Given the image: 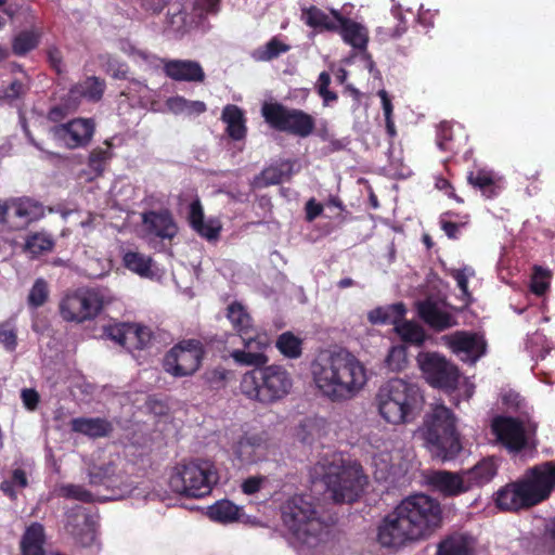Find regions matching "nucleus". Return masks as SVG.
<instances>
[{
	"instance_id": "obj_1",
	"label": "nucleus",
	"mask_w": 555,
	"mask_h": 555,
	"mask_svg": "<svg viewBox=\"0 0 555 555\" xmlns=\"http://www.w3.org/2000/svg\"><path fill=\"white\" fill-rule=\"evenodd\" d=\"M230 358L241 366H254L240 383L241 392L264 406L283 401L293 390L292 373L282 364H268L264 350H232Z\"/></svg>"
},
{
	"instance_id": "obj_2",
	"label": "nucleus",
	"mask_w": 555,
	"mask_h": 555,
	"mask_svg": "<svg viewBox=\"0 0 555 555\" xmlns=\"http://www.w3.org/2000/svg\"><path fill=\"white\" fill-rule=\"evenodd\" d=\"M317 388L332 401L352 398L366 383L364 365L347 349L320 353L311 363Z\"/></svg>"
},
{
	"instance_id": "obj_3",
	"label": "nucleus",
	"mask_w": 555,
	"mask_h": 555,
	"mask_svg": "<svg viewBox=\"0 0 555 555\" xmlns=\"http://www.w3.org/2000/svg\"><path fill=\"white\" fill-rule=\"evenodd\" d=\"M281 519L288 542L298 551L315 548L328 532L314 504L304 495H294L281 505Z\"/></svg>"
},
{
	"instance_id": "obj_4",
	"label": "nucleus",
	"mask_w": 555,
	"mask_h": 555,
	"mask_svg": "<svg viewBox=\"0 0 555 555\" xmlns=\"http://www.w3.org/2000/svg\"><path fill=\"white\" fill-rule=\"evenodd\" d=\"M341 454L326 453L315 465L314 472L321 477L336 503L350 504L364 491L367 477L359 463L345 461Z\"/></svg>"
},
{
	"instance_id": "obj_5",
	"label": "nucleus",
	"mask_w": 555,
	"mask_h": 555,
	"mask_svg": "<svg viewBox=\"0 0 555 555\" xmlns=\"http://www.w3.org/2000/svg\"><path fill=\"white\" fill-rule=\"evenodd\" d=\"M380 416L391 424L411 422L422 409L421 389L404 379L391 378L382 385L376 395Z\"/></svg>"
},
{
	"instance_id": "obj_6",
	"label": "nucleus",
	"mask_w": 555,
	"mask_h": 555,
	"mask_svg": "<svg viewBox=\"0 0 555 555\" xmlns=\"http://www.w3.org/2000/svg\"><path fill=\"white\" fill-rule=\"evenodd\" d=\"M82 461L89 483L93 487H103L109 492L103 496L105 501L124 499L135 489L137 481L124 476L121 461L116 463L103 453H86Z\"/></svg>"
},
{
	"instance_id": "obj_7",
	"label": "nucleus",
	"mask_w": 555,
	"mask_h": 555,
	"mask_svg": "<svg viewBox=\"0 0 555 555\" xmlns=\"http://www.w3.org/2000/svg\"><path fill=\"white\" fill-rule=\"evenodd\" d=\"M218 481L219 474L215 463L204 459L178 463L169 476L172 492L192 499L210 494Z\"/></svg>"
},
{
	"instance_id": "obj_8",
	"label": "nucleus",
	"mask_w": 555,
	"mask_h": 555,
	"mask_svg": "<svg viewBox=\"0 0 555 555\" xmlns=\"http://www.w3.org/2000/svg\"><path fill=\"white\" fill-rule=\"evenodd\" d=\"M455 421L452 410L442 404L437 405L416 430L415 437L424 440L426 448H436L437 451H462Z\"/></svg>"
},
{
	"instance_id": "obj_9",
	"label": "nucleus",
	"mask_w": 555,
	"mask_h": 555,
	"mask_svg": "<svg viewBox=\"0 0 555 555\" xmlns=\"http://www.w3.org/2000/svg\"><path fill=\"white\" fill-rule=\"evenodd\" d=\"M260 113L266 124L279 132L305 139L315 130V118L311 114L278 101L263 102Z\"/></svg>"
},
{
	"instance_id": "obj_10",
	"label": "nucleus",
	"mask_w": 555,
	"mask_h": 555,
	"mask_svg": "<svg viewBox=\"0 0 555 555\" xmlns=\"http://www.w3.org/2000/svg\"><path fill=\"white\" fill-rule=\"evenodd\" d=\"M106 296L100 287H79L68 291L59 302L65 322L82 324L95 320L104 309Z\"/></svg>"
},
{
	"instance_id": "obj_11",
	"label": "nucleus",
	"mask_w": 555,
	"mask_h": 555,
	"mask_svg": "<svg viewBox=\"0 0 555 555\" xmlns=\"http://www.w3.org/2000/svg\"><path fill=\"white\" fill-rule=\"evenodd\" d=\"M397 507L411 526L412 532L420 539L430 535L442 524L441 505L429 495L423 493L409 495Z\"/></svg>"
},
{
	"instance_id": "obj_12",
	"label": "nucleus",
	"mask_w": 555,
	"mask_h": 555,
	"mask_svg": "<svg viewBox=\"0 0 555 555\" xmlns=\"http://www.w3.org/2000/svg\"><path fill=\"white\" fill-rule=\"evenodd\" d=\"M538 424L507 415H496L491 421V431L507 451H532L537 448Z\"/></svg>"
},
{
	"instance_id": "obj_13",
	"label": "nucleus",
	"mask_w": 555,
	"mask_h": 555,
	"mask_svg": "<svg viewBox=\"0 0 555 555\" xmlns=\"http://www.w3.org/2000/svg\"><path fill=\"white\" fill-rule=\"evenodd\" d=\"M205 348L195 338L183 339L176 344L164 358V369L175 377L191 376L202 365Z\"/></svg>"
},
{
	"instance_id": "obj_14",
	"label": "nucleus",
	"mask_w": 555,
	"mask_h": 555,
	"mask_svg": "<svg viewBox=\"0 0 555 555\" xmlns=\"http://www.w3.org/2000/svg\"><path fill=\"white\" fill-rule=\"evenodd\" d=\"M417 365L425 380L434 388L454 390L460 380V371L455 364L436 351H421L416 357Z\"/></svg>"
},
{
	"instance_id": "obj_15",
	"label": "nucleus",
	"mask_w": 555,
	"mask_h": 555,
	"mask_svg": "<svg viewBox=\"0 0 555 555\" xmlns=\"http://www.w3.org/2000/svg\"><path fill=\"white\" fill-rule=\"evenodd\" d=\"M227 318L242 339V350H266L270 346L269 337L258 333L253 318L241 302L234 301L228 306Z\"/></svg>"
},
{
	"instance_id": "obj_16",
	"label": "nucleus",
	"mask_w": 555,
	"mask_h": 555,
	"mask_svg": "<svg viewBox=\"0 0 555 555\" xmlns=\"http://www.w3.org/2000/svg\"><path fill=\"white\" fill-rule=\"evenodd\" d=\"M94 132V120L82 117L55 125L49 129L51 138L69 150L86 147L91 142Z\"/></svg>"
},
{
	"instance_id": "obj_17",
	"label": "nucleus",
	"mask_w": 555,
	"mask_h": 555,
	"mask_svg": "<svg viewBox=\"0 0 555 555\" xmlns=\"http://www.w3.org/2000/svg\"><path fill=\"white\" fill-rule=\"evenodd\" d=\"M420 540L398 507L388 514L377 530V541L384 547L398 548L408 542Z\"/></svg>"
},
{
	"instance_id": "obj_18",
	"label": "nucleus",
	"mask_w": 555,
	"mask_h": 555,
	"mask_svg": "<svg viewBox=\"0 0 555 555\" xmlns=\"http://www.w3.org/2000/svg\"><path fill=\"white\" fill-rule=\"evenodd\" d=\"M534 505L547 500L555 488V461H547L527 469L521 477Z\"/></svg>"
},
{
	"instance_id": "obj_19",
	"label": "nucleus",
	"mask_w": 555,
	"mask_h": 555,
	"mask_svg": "<svg viewBox=\"0 0 555 555\" xmlns=\"http://www.w3.org/2000/svg\"><path fill=\"white\" fill-rule=\"evenodd\" d=\"M105 335L129 352L146 349L153 338L149 326L135 323H117L104 330Z\"/></svg>"
},
{
	"instance_id": "obj_20",
	"label": "nucleus",
	"mask_w": 555,
	"mask_h": 555,
	"mask_svg": "<svg viewBox=\"0 0 555 555\" xmlns=\"http://www.w3.org/2000/svg\"><path fill=\"white\" fill-rule=\"evenodd\" d=\"M446 340L452 352L469 364H475L487 351V341L477 333L459 331L446 336Z\"/></svg>"
},
{
	"instance_id": "obj_21",
	"label": "nucleus",
	"mask_w": 555,
	"mask_h": 555,
	"mask_svg": "<svg viewBox=\"0 0 555 555\" xmlns=\"http://www.w3.org/2000/svg\"><path fill=\"white\" fill-rule=\"evenodd\" d=\"M64 528L74 541L82 547L91 546L95 540V521L81 506L70 508L65 514Z\"/></svg>"
},
{
	"instance_id": "obj_22",
	"label": "nucleus",
	"mask_w": 555,
	"mask_h": 555,
	"mask_svg": "<svg viewBox=\"0 0 555 555\" xmlns=\"http://www.w3.org/2000/svg\"><path fill=\"white\" fill-rule=\"evenodd\" d=\"M492 498L495 507L502 512H518L535 506L521 478L501 487Z\"/></svg>"
},
{
	"instance_id": "obj_23",
	"label": "nucleus",
	"mask_w": 555,
	"mask_h": 555,
	"mask_svg": "<svg viewBox=\"0 0 555 555\" xmlns=\"http://www.w3.org/2000/svg\"><path fill=\"white\" fill-rule=\"evenodd\" d=\"M141 219L146 233L155 237L172 240L178 233L173 216L167 208L144 211L141 215Z\"/></svg>"
},
{
	"instance_id": "obj_24",
	"label": "nucleus",
	"mask_w": 555,
	"mask_h": 555,
	"mask_svg": "<svg viewBox=\"0 0 555 555\" xmlns=\"http://www.w3.org/2000/svg\"><path fill=\"white\" fill-rule=\"evenodd\" d=\"M39 205L29 198H12L8 201V222L4 223L12 231L26 229L37 219Z\"/></svg>"
},
{
	"instance_id": "obj_25",
	"label": "nucleus",
	"mask_w": 555,
	"mask_h": 555,
	"mask_svg": "<svg viewBox=\"0 0 555 555\" xmlns=\"http://www.w3.org/2000/svg\"><path fill=\"white\" fill-rule=\"evenodd\" d=\"M106 89L105 80L90 76L70 87L67 92L68 101L72 108H78L83 100L96 103L102 100Z\"/></svg>"
},
{
	"instance_id": "obj_26",
	"label": "nucleus",
	"mask_w": 555,
	"mask_h": 555,
	"mask_svg": "<svg viewBox=\"0 0 555 555\" xmlns=\"http://www.w3.org/2000/svg\"><path fill=\"white\" fill-rule=\"evenodd\" d=\"M331 13L338 22L335 33L340 35L344 42L356 50H365L369 42V31L366 27L350 17L344 16L337 10H332Z\"/></svg>"
},
{
	"instance_id": "obj_27",
	"label": "nucleus",
	"mask_w": 555,
	"mask_h": 555,
	"mask_svg": "<svg viewBox=\"0 0 555 555\" xmlns=\"http://www.w3.org/2000/svg\"><path fill=\"white\" fill-rule=\"evenodd\" d=\"M430 485L443 496L453 498L472 490L464 470L449 472L438 470L430 477Z\"/></svg>"
},
{
	"instance_id": "obj_28",
	"label": "nucleus",
	"mask_w": 555,
	"mask_h": 555,
	"mask_svg": "<svg viewBox=\"0 0 555 555\" xmlns=\"http://www.w3.org/2000/svg\"><path fill=\"white\" fill-rule=\"evenodd\" d=\"M165 75L175 81L203 82L205 73L202 65L191 60H163Z\"/></svg>"
},
{
	"instance_id": "obj_29",
	"label": "nucleus",
	"mask_w": 555,
	"mask_h": 555,
	"mask_svg": "<svg viewBox=\"0 0 555 555\" xmlns=\"http://www.w3.org/2000/svg\"><path fill=\"white\" fill-rule=\"evenodd\" d=\"M418 317L434 331L443 332L457 324L455 318L440 309L438 304L429 298L416 304Z\"/></svg>"
},
{
	"instance_id": "obj_30",
	"label": "nucleus",
	"mask_w": 555,
	"mask_h": 555,
	"mask_svg": "<svg viewBox=\"0 0 555 555\" xmlns=\"http://www.w3.org/2000/svg\"><path fill=\"white\" fill-rule=\"evenodd\" d=\"M468 135L462 127L455 130L449 121H441L437 128V145L441 151L459 154L467 145Z\"/></svg>"
},
{
	"instance_id": "obj_31",
	"label": "nucleus",
	"mask_w": 555,
	"mask_h": 555,
	"mask_svg": "<svg viewBox=\"0 0 555 555\" xmlns=\"http://www.w3.org/2000/svg\"><path fill=\"white\" fill-rule=\"evenodd\" d=\"M467 183L481 192L482 196L492 199L501 193V178L494 171L478 168L467 173Z\"/></svg>"
},
{
	"instance_id": "obj_32",
	"label": "nucleus",
	"mask_w": 555,
	"mask_h": 555,
	"mask_svg": "<svg viewBox=\"0 0 555 555\" xmlns=\"http://www.w3.org/2000/svg\"><path fill=\"white\" fill-rule=\"evenodd\" d=\"M70 429L74 433L98 439L109 437L114 425L104 417H76L70 421Z\"/></svg>"
},
{
	"instance_id": "obj_33",
	"label": "nucleus",
	"mask_w": 555,
	"mask_h": 555,
	"mask_svg": "<svg viewBox=\"0 0 555 555\" xmlns=\"http://www.w3.org/2000/svg\"><path fill=\"white\" fill-rule=\"evenodd\" d=\"M475 544L473 535L454 532L438 543L436 555H474Z\"/></svg>"
},
{
	"instance_id": "obj_34",
	"label": "nucleus",
	"mask_w": 555,
	"mask_h": 555,
	"mask_svg": "<svg viewBox=\"0 0 555 555\" xmlns=\"http://www.w3.org/2000/svg\"><path fill=\"white\" fill-rule=\"evenodd\" d=\"M499 461L498 456L491 455L483 457L472 468L463 469L470 488L489 483L498 474Z\"/></svg>"
},
{
	"instance_id": "obj_35",
	"label": "nucleus",
	"mask_w": 555,
	"mask_h": 555,
	"mask_svg": "<svg viewBox=\"0 0 555 555\" xmlns=\"http://www.w3.org/2000/svg\"><path fill=\"white\" fill-rule=\"evenodd\" d=\"M221 119L227 124L228 135L240 141L245 138L247 128L244 112L237 105L228 104L222 109Z\"/></svg>"
},
{
	"instance_id": "obj_36",
	"label": "nucleus",
	"mask_w": 555,
	"mask_h": 555,
	"mask_svg": "<svg viewBox=\"0 0 555 555\" xmlns=\"http://www.w3.org/2000/svg\"><path fill=\"white\" fill-rule=\"evenodd\" d=\"M46 542L44 528L40 522L28 526L21 540L22 555H46L43 545Z\"/></svg>"
},
{
	"instance_id": "obj_37",
	"label": "nucleus",
	"mask_w": 555,
	"mask_h": 555,
	"mask_svg": "<svg viewBox=\"0 0 555 555\" xmlns=\"http://www.w3.org/2000/svg\"><path fill=\"white\" fill-rule=\"evenodd\" d=\"M41 37L42 31L37 27L20 30L12 37V53L20 57L27 55L38 48Z\"/></svg>"
},
{
	"instance_id": "obj_38",
	"label": "nucleus",
	"mask_w": 555,
	"mask_h": 555,
	"mask_svg": "<svg viewBox=\"0 0 555 555\" xmlns=\"http://www.w3.org/2000/svg\"><path fill=\"white\" fill-rule=\"evenodd\" d=\"M301 18L305 24L320 31L335 33L338 22L336 18L330 17L323 10L317 5H310L301 10Z\"/></svg>"
},
{
	"instance_id": "obj_39",
	"label": "nucleus",
	"mask_w": 555,
	"mask_h": 555,
	"mask_svg": "<svg viewBox=\"0 0 555 555\" xmlns=\"http://www.w3.org/2000/svg\"><path fill=\"white\" fill-rule=\"evenodd\" d=\"M406 313L404 304L397 302L385 307H377L367 313V320L372 324H397L401 322Z\"/></svg>"
},
{
	"instance_id": "obj_40",
	"label": "nucleus",
	"mask_w": 555,
	"mask_h": 555,
	"mask_svg": "<svg viewBox=\"0 0 555 555\" xmlns=\"http://www.w3.org/2000/svg\"><path fill=\"white\" fill-rule=\"evenodd\" d=\"M122 463L124 476L133 479V476H144L150 469H154L152 453H126Z\"/></svg>"
},
{
	"instance_id": "obj_41",
	"label": "nucleus",
	"mask_w": 555,
	"mask_h": 555,
	"mask_svg": "<svg viewBox=\"0 0 555 555\" xmlns=\"http://www.w3.org/2000/svg\"><path fill=\"white\" fill-rule=\"evenodd\" d=\"M242 508L235 505L230 500H219L208 508V516L210 519L229 524L240 519Z\"/></svg>"
},
{
	"instance_id": "obj_42",
	"label": "nucleus",
	"mask_w": 555,
	"mask_h": 555,
	"mask_svg": "<svg viewBox=\"0 0 555 555\" xmlns=\"http://www.w3.org/2000/svg\"><path fill=\"white\" fill-rule=\"evenodd\" d=\"M104 144L106 145L105 149L98 146V147H94L89 154L88 167L91 170V172L93 173L92 179L103 176L106 165L114 156L113 151H112V149H113L112 142L109 140H105Z\"/></svg>"
},
{
	"instance_id": "obj_43",
	"label": "nucleus",
	"mask_w": 555,
	"mask_h": 555,
	"mask_svg": "<svg viewBox=\"0 0 555 555\" xmlns=\"http://www.w3.org/2000/svg\"><path fill=\"white\" fill-rule=\"evenodd\" d=\"M275 347L287 359H298L302 354V339L289 331L278 336Z\"/></svg>"
},
{
	"instance_id": "obj_44",
	"label": "nucleus",
	"mask_w": 555,
	"mask_h": 555,
	"mask_svg": "<svg viewBox=\"0 0 555 555\" xmlns=\"http://www.w3.org/2000/svg\"><path fill=\"white\" fill-rule=\"evenodd\" d=\"M55 242L51 234L47 232H35L27 236L25 241V250L34 257L44 253L52 251Z\"/></svg>"
},
{
	"instance_id": "obj_45",
	"label": "nucleus",
	"mask_w": 555,
	"mask_h": 555,
	"mask_svg": "<svg viewBox=\"0 0 555 555\" xmlns=\"http://www.w3.org/2000/svg\"><path fill=\"white\" fill-rule=\"evenodd\" d=\"M166 105L175 114L201 115L207 109L203 101H191L180 95L169 98Z\"/></svg>"
},
{
	"instance_id": "obj_46",
	"label": "nucleus",
	"mask_w": 555,
	"mask_h": 555,
	"mask_svg": "<svg viewBox=\"0 0 555 555\" xmlns=\"http://www.w3.org/2000/svg\"><path fill=\"white\" fill-rule=\"evenodd\" d=\"M125 267L140 276L152 275L153 259L138 251H127L122 258Z\"/></svg>"
},
{
	"instance_id": "obj_47",
	"label": "nucleus",
	"mask_w": 555,
	"mask_h": 555,
	"mask_svg": "<svg viewBox=\"0 0 555 555\" xmlns=\"http://www.w3.org/2000/svg\"><path fill=\"white\" fill-rule=\"evenodd\" d=\"M396 332L402 341L415 346H422L427 338L424 328L411 321L399 322L396 326Z\"/></svg>"
},
{
	"instance_id": "obj_48",
	"label": "nucleus",
	"mask_w": 555,
	"mask_h": 555,
	"mask_svg": "<svg viewBox=\"0 0 555 555\" xmlns=\"http://www.w3.org/2000/svg\"><path fill=\"white\" fill-rule=\"evenodd\" d=\"M55 493L57 496L66 500H76L83 503H91L94 501L93 494L80 485L62 483L56 487Z\"/></svg>"
},
{
	"instance_id": "obj_49",
	"label": "nucleus",
	"mask_w": 555,
	"mask_h": 555,
	"mask_svg": "<svg viewBox=\"0 0 555 555\" xmlns=\"http://www.w3.org/2000/svg\"><path fill=\"white\" fill-rule=\"evenodd\" d=\"M284 176L285 172L282 166H269L254 178L253 185L256 189H263L270 185H276L283 181Z\"/></svg>"
},
{
	"instance_id": "obj_50",
	"label": "nucleus",
	"mask_w": 555,
	"mask_h": 555,
	"mask_svg": "<svg viewBox=\"0 0 555 555\" xmlns=\"http://www.w3.org/2000/svg\"><path fill=\"white\" fill-rule=\"evenodd\" d=\"M49 285L46 280L39 278L29 291L27 302L30 308L37 309L43 306L49 298Z\"/></svg>"
},
{
	"instance_id": "obj_51",
	"label": "nucleus",
	"mask_w": 555,
	"mask_h": 555,
	"mask_svg": "<svg viewBox=\"0 0 555 555\" xmlns=\"http://www.w3.org/2000/svg\"><path fill=\"white\" fill-rule=\"evenodd\" d=\"M550 271L540 267L534 266L533 273L530 281V289L537 296H542L550 287Z\"/></svg>"
},
{
	"instance_id": "obj_52",
	"label": "nucleus",
	"mask_w": 555,
	"mask_h": 555,
	"mask_svg": "<svg viewBox=\"0 0 555 555\" xmlns=\"http://www.w3.org/2000/svg\"><path fill=\"white\" fill-rule=\"evenodd\" d=\"M378 96L380 98V101H382V106H383V112H384V117H385L386 132H387L389 139L392 140L397 135V130H396L395 120H393V116H392L393 115V106H392L391 100L386 90H379Z\"/></svg>"
},
{
	"instance_id": "obj_53",
	"label": "nucleus",
	"mask_w": 555,
	"mask_h": 555,
	"mask_svg": "<svg viewBox=\"0 0 555 555\" xmlns=\"http://www.w3.org/2000/svg\"><path fill=\"white\" fill-rule=\"evenodd\" d=\"M29 90L28 85L18 79H14L10 85L0 92V100L12 105L16 100L23 99Z\"/></svg>"
},
{
	"instance_id": "obj_54",
	"label": "nucleus",
	"mask_w": 555,
	"mask_h": 555,
	"mask_svg": "<svg viewBox=\"0 0 555 555\" xmlns=\"http://www.w3.org/2000/svg\"><path fill=\"white\" fill-rule=\"evenodd\" d=\"M450 276H452L462 292V298L465 300L466 305L472 301V294L468 289V278L474 275V270L472 268H462V269H452L450 270Z\"/></svg>"
},
{
	"instance_id": "obj_55",
	"label": "nucleus",
	"mask_w": 555,
	"mask_h": 555,
	"mask_svg": "<svg viewBox=\"0 0 555 555\" xmlns=\"http://www.w3.org/2000/svg\"><path fill=\"white\" fill-rule=\"evenodd\" d=\"M230 371L222 366H217L210 370H207L203 378L205 384L209 386L211 389H221L225 386Z\"/></svg>"
},
{
	"instance_id": "obj_56",
	"label": "nucleus",
	"mask_w": 555,
	"mask_h": 555,
	"mask_svg": "<svg viewBox=\"0 0 555 555\" xmlns=\"http://www.w3.org/2000/svg\"><path fill=\"white\" fill-rule=\"evenodd\" d=\"M289 49L291 47L288 44L273 37L267 42L264 49L259 52V59L262 61H271L279 57L282 53H286Z\"/></svg>"
},
{
	"instance_id": "obj_57",
	"label": "nucleus",
	"mask_w": 555,
	"mask_h": 555,
	"mask_svg": "<svg viewBox=\"0 0 555 555\" xmlns=\"http://www.w3.org/2000/svg\"><path fill=\"white\" fill-rule=\"evenodd\" d=\"M0 344L10 352L15 351L17 347L16 328L9 322L0 324Z\"/></svg>"
},
{
	"instance_id": "obj_58",
	"label": "nucleus",
	"mask_w": 555,
	"mask_h": 555,
	"mask_svg": "<svg viewBox=\"0 0 555 555\" xmlns=\"http://www.w3.org/2000/svg\"><path fill=\"white\" fill-rule=\"evenodd\" d=\"M320 425L317 420H305L298 429L297 437L305 444H311L315 434L319 436Z\"/></svg>"
},
{
	"instance_id": "obj_59",
	"label": "nucleus",
	"mask_w": 555,
	"mask_h": 555,
	"mask_svg": "<svg viewBox=\"0 0 555 555\" xmlns=\"http://www.w3.org/2000/svg\"><path fill=\"white\" fill-rule=\"evenodd\" d=\"M67 94L62 98L59 105L52 106L48 112V119L52 122H61L67 115L76 112L78 108H72Z\"/></svg>"
},
{
	"instance_id": "obj_60",
	"label": "nucleus",
	"mask_w": 555,
	"mask_h": 555,
	"mask_svg": "<svg viewBox=\"0 0 555 555\" xmlns=\"http://www.w3.org/2000/svg\"><path fill=\"white\" fill-rule=\"evenodd\" d=\"M386 362L388 366L392 370L400 371L405 366L406 363V349L403 346H395L391 347L387 358Z\"/></svg>"
},
{
	"instance_id": "obj_61",
	"label": "nucleus",
	"mask_w": 555,
	"mask_h": 555,
	"mask_svg": "<svg viewBox=\"0 0 555 555\" xmlns=\"http://www.w3.org/2000/svg\"><path fill=\"white\" fill-rule=\"evenodd\" d=\"M222 225L218 219L204 220L199 231H195L199 236L207 241H216L220 236Z\"/></svg>"
},
{
	"instance_id": "obj_62",
	"label": "nucleus",
	"mask_w": 555,
	"mask_h": 555,
	"mask_svg": "<svg viewBox=\"0 0 555 555\" xmlns=\"http://www.w3.org/2000/svg\"><path fill=\"white\" fill-rule=\"evenodd\" d=\"M188 220H189L190 227L194 231H199L202 223L205 220L203 206H202L199 199H195L190 204Z\"/></svg>"
},
{
	"instance_id": "obj_63",
	"label": "nucleus",
	"mask_w": 555,
	"mask_h": 555,
	"mask_svg": "<svg viewBox=\"0 0 555 555\" xmlns=\"http://www.w3.org/2000/svg\"><path fill=\"white\" fill-rule=\"evenodd\" d=\"M465 220L462 222H453L451 220H447L444 218H440L439 224L442 229V231L446 233V235L450 240H457L459 238V232L460 229L468 223V215H465L463 217Z\"/></svg>"
},
{
	"instance_id": "obj_64",
	"label": "nucleus",
	"mask_w": 555,
	"mask_h": 555,
	"mask_svg": "<svg viewBox=\"0 0 555 555\" xmlns=\"http://www.w3.org/2000/svg\"><path fill=\"white\" fill-rule=\"evenodd\" d=\"M266 480H267L266 476L248 477L247 479H245L242 482L241 489L244 494H247V495L255 494L261 489V487Z\"/></svg>"
}]
</instances>
